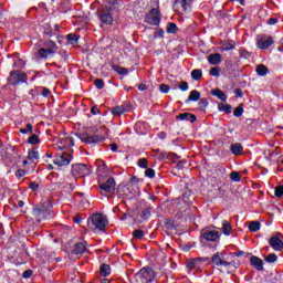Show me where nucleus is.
Listing matches in <instances>:
<instances>
[{"label": "nucleus", "mask_w": 283, "mask_h": 283, "mask_svg": "<svg viewBox=\"0 0 283 283\" xmlns=\"http://www.w3.org/2000/svg\"><path fill=\"white\" fill-rule=\"evenodd\" d=\"M31 275H33L32 270H25L22 274V277H24V280H30Z\"/></svg>", "instance_id": "obj_62"}, {"label": "nucleus", "mask_w": 283, "mask_h": 283, "mask_svg": "<svg viewBox=\"0 0 283 283\" xmlns=\"http://www.w3.org/2000/svg\"><path fill=\"white\" fill-rule=\"evenodd\" d=\"M250 264L255 271H264V261L256 255L250 258Z\"/></svg>", "instance_id": "obj_18"}, {"label": "nucleus", "mask_w": 283, "mask_h": 283, "mask_svg": "<svg viewBox=\"0 0 283 283\" xmlns=\"http://www.w3.org/2000/svg\"><path fill=\"white\" fill-rule=\"evenodd\" d=\"M28 159L29 160H39V151L29 149L28 150Z\"/></svg>", "instance_id": "obj_44"}, {"label": "nucleus", "mask_w": 283, "mask_h": 283, "mask_svg": "<svg viewBox=\"0 0 283 283\" xmlns=\"http://www.w3.org/2000/svg\"><path fill=\"white\" fill-rule=\"evenodd\" d=\"M262 223H260V221H251L248 229L251 233H256V231H260Z\"/></svg>", "instance_id": "obj_32"}, {"label": "nucleus", "mask_w": 283, "mask_h": 283, "mask_svg": "<svg viewBox=\"0 0 283 283\" xmlns=\"http://www.w3.org/2000/svg\"><path fill=\"white\" fill-rule=\"evenodd\" d=\"M234 48L235 46L231 43H224L221 48V51L222 52H230V50H234Z\"/></svg>", "instance_id": "obj_55"}, {"label": "nucleus", "mask_w": 283, "mask_h": 283, "mask_svg": "<svg viewBox=\"0 0 283 283\" xmlns=\"http://www.w3.org/2000/svg\"><path fill=\"white\" fill-rule=\"evenodd\" d=\"M29 189H31V191H39V184H36V181H31L29 184Z\"/></svg>", "instance_id": "obj_60"}, {"label": "nucleus", "mask_w": 283, "mask_h": 283, "mask_svg": "<svg viewBox=\"0 0 283 283\" xmlns=\"http://www.w3.org/2000/svg\"><path fill=\"white\" fill-rule=\"evenodd\" d=\"M78 39H81V36H77L74 33H70L66 35V41L67 43H70V45H76V43H78Z\"/></svg>", "instance_id": "obj_37"}, {"label": "nucleus", "mask_w": 283, "mask_h": 283, "mask_svg": "<svg viewBox=\"0 0 283 283\" xmlns=\"http://www.w3.org/2000/svg\"><path fill=\"white\" fill-rule=\"evenodd\" d=\"M112 70H114V72L119 74V76H127V74H129V70L128 69H125L123 66H118L116 64H112Z\"/></svg>", "instance_id": "obj_28"}, {"label": "nucleus", "mask_w": 283, "mask_h": 283, "mask_svg": "<svg viewBox=\"0 0 283 283\" xmlns=\"http://www.w3.org/2000/svg\"><path fill=\"white\" fill-rule=\"evenodd\" d=\"M179 90L181 92H187L189 90V83H187V81H182L179 85Z\"/></svg>", "instance_id": "obj_56"}, {"label": "nucleus", "mask_w": 283, "mask_h": 283, "mask_svg": "<svg viewBox=\"0 0 283 283\" xmlns=\"http://www.w3.org/2000/svg\"><path fill=\"white\" fill-rule=\"evenodd\" d=\"M166 32L168 34H176L178 32V25L174 22L168 23Z\"/></svg>", "instance_id": "obj_41"}, {"label": "nucleus", "mask_w": 283, "mask_h": 283, "mask_svg": "<svg viewBox=\"0 0 283 283\" xmlns=\"http://www.w3.org/2000/svg\"><path fill=\"white\" fill-rule=\"evenodd\" d=\"M277 21H280L277 18H270L266 23L268 25H275V23H277Z\"/></svg>", "instance_id": "obj_64"}, {"label": "nucleus", "mask_w": 283, "mask_h": 283, "mask_svg": "<svg viewBox=\"0 0 283 283\" xmlns=\"http://www.w3.org/2000/svg\"><path fill=\"white\" fill-rule=\"evenodd\" d=\"M208 63L210 65H220L222 63V55L220 53H211L208 55Z\"/></svg>", "instance_id": "obj_22"}, {"label": "nucleus", "mask_w": 283, "mask_h": 283, "mask_svg": "<svg viewBox=\"0 0 283 283\" xmlns=\"http://www.w3.org/2000/svg\"><path fill=\"white\" fill-rule=\"evenodd\" d=\"M41 32L44 39H52V36L56 35V33H54V31L52 30V25H50V23H44L41 28Z\"/></svg>", "instance_id": "obj_20"}, {"label": "nucleus", "mask_w": 283, "mask_h": 283, "mask_svg": "<svg viewBox=\"0 0 283 283\" xmlns=\"http://www.w3.org/2000/svg\"><path fill=\"white\" fill-rule=\"evenodd\" d=\"M87 251V242L81 241L74 244L72 253L73 255H83Z\"/></svg>", "instance_id": "obj_16"}, {"label": "nucleus", "mask_w": 283, "mask_h": 283, "mask_svg": "<svg viewBox=\"0 0 283 283\" xmlns=\"http://www.w3.org/2000/svg\"><path fill=\"white\" fill-rule=\"evenodd\" d=\"M234 96L235 98H242V96H244V92H242V88H235Z\"/></svg>", "instance_id": "obj_61"}, {"label": "nucleus", "mask_w": 283, "mask_h": 283, "mask_svg": "<svg viewBox=\"0 0 283 283\" xmlns=\"http://www.w3.org/2000/svg\"><path fill=\"white\" fill-rule=\"evenodd\" d=\"M159 90L161 94H169V91L171 90V87H169V85L167 84H160Z\"/></svg>", "instance_id": "obj_54"}, {"label": "nucleus", "mask_w": 283, "mask_h": 283, "mask_svg": "<svg viewBox=\"0 0 283 283\" xmlns=\"http://www.w3.org/2000/svg\"><path fill=\"white\" fill-rule=\"evenodd\" d=\"M137 165L140 167V169H147L149 167V161L147 158H140L138 159Z\"/></svg>", "instance_id": "obj_46"}, {"label": "nucleus", "mask_w": 283, "mask_h": 283, "mask_svg": "<svg viewBox=\"0 0 283 283\" xmlns=\"http://www.w3.org/2000/svg\"><path fill=\"white\" fill-rule=\"evenodd\" d=\"M230 180H232V182H240V180H242V176H240V172L238 171H232L230 174Z\"/></svg>", "instance_id": "obj_47"}, {"label": "nucleus", "mask_w": 283, "mask_h": 283, "mask_svg": "<svg viewBox=\"0 0 283 283\" xmlns=\"http://www.w3.org/2000/svg\"><path fill=\"white\" fill-rule=\"evenodd\" d=\"M42 46L38 50L35 57L36 59H43L44 61H48L50 56H54L59 52V45H56V42L52 40H41Z\"/></svg>", "instance_id": "obj_1"}, {"label": "nucleus", "mask_w": 283, "mask_h": 283, "mask_svg": "<svg viewBox=\"0 0 283 283\" xmlns=\"http://www.w3.org/2000/svg\"><path fill=\"white\" fill-rule=\"evenodd\" d=\"M240 55L242 59H251V52L247 51V49H242Z\"/></svg>", "instance_id": "obj_58"}, {"label": "nucleus", "mask_w": 283, "mask_h": 283, "mask_svg": "<svg viewBox=\"0 0 283 283\" xmlns=\"http://www.w3.org/2000/svg\"><path fill=\"white\" fill-rule=\"evenodd\" d=\"M201 262H207V258L190 259L186 262V268L189 269V271H193L195 269H200Z\"/></svg>", "instance_id": "obj_17"}, {"label": "nucleus", "mask_w": 283, "mask_h": 283, "mask_svg": "<svg viewBox=\"0 0 283 283\" xmlns=\"http://www.w3.org/2000/svg\"><path fill=\"white\" fill-rule=\"evenodd\" d=\"M255 72L259 76H266V74H269V67L264 64H259Z\"/></svg>", "instance_id": "obj_34"}, {"label": "nucleus", "mask_w": 283, "mask_h": 283, "mask_svg": "<svg viewBox=\"0 0 283 283\" xmlns=\"http://www.w3.org/2000/svg\"><path fill=\"white\" fill-rule=\"evenodd\" d=\"M230 151L233 156H242V154H244V146L240 143L232 144L230 146Z\"/></svg>", "instance_id": "obj_23"}, {"label": "nucleus", "mask_w": 283, "mask_h": 283, "mask_svg": "<svg viewBox=\"0 0 283 283\" xmlns=\"http://www.w3.org/2000/svg\"><path fill=\"white\" fill-rule=\"evenodd\" d=\"M25 170L24 169H18L15 171V177L18 178V180H21V178H23V176H25Z\"/></svg>", "instance_id": "obj_59"}, {"label": "nucleus", "mask_w": 283, "mask_h": 283, "mask_svg": "<svg viewBox=\"0 0 283 283\" xmlns=\"http://www.w3.org/2000/svg\"><path fill=\"white\" fill-rule=\"evenodd\" d=\"M211 96H216L217 98H219V101H222V103H227V94H224V92H222V90L220 88H214L210 91Z\"/></svg>", "instance_id": "obj_24"}, {"label": "nucleus", "mask_w": 283, "mask_h": 283, "mask_svg": "<svg viewBox=\"0 0 283 283\" xmlns=\"http://www.w3.org/2000/svg\"><path fill=\"white\" fill-rule=\"evenodd\" d=\"M87 224L88 227H95L98 231H105V228L107 227V219L101 213H94L88 218Z\"/></svg>", "instance_id": "obj_9"}, {"label": "nucleus", "mask_w": 283, "mask_h": 283, "mask_svg": "<svg viewBox=\"0 0 283 283\" xmlns=\"http://www.w3.org/2000/svg\"><path fill=\"white\" fill-rule=\"evenodd\" d=\"M9 85L19 86L23 83H28V74L20 70H13L10 72V76L7 78Z\"/></svg>", "instance_id": "obj_6"}, {"label": "nucleus", "mask_w": 283, "mask_h": 283, "mask_svg": "<svg viewBox=\"0 0 283 283\" xmlns=\"http://www.w3.org/2000/svg\"><path fill=\"white\" fill-rule=\"evenodd\" d=\"M74 156L72 153H62V155H57L55 159L53 160V164H55L57 167H67L70 163H72V159Z\"/></svg>", "instance_id": "obj_13"}, {"label": "nucleus", "mask_w": 283, "mask_h": 283, "mask_svg": "<svg viewBox=\"0 0 283 283\" xmlns=\"http://www.w3.org/2000/svg\"><path fill=\"white\" fill-rule=\"evenodd\" d=\"M40 90H42V96L44 98H48V96H50V94H52V92L48 87L40 86Z\"/></svg>", "instance_id": "obj_57"}, {"label": "nucleus", "mask_w": 283, "mask_h": 283, "mask_svg": "<svg viewBox=\"0 0 283 283\" xmlns=\"http://www.w3.org/2000/svg\"><path fill=\"white\" fill-rule=\"evenodd\" d=\"M136 280L142 283H150L154 282V269L151 268H143L135 274Z\"/></svg>", "instance_id": "obj_11"}, {"label": "nucleus", "mask_w": 283, "mask_h": 283, "mask_svg": "<svg viewBox=\"0 0 283 283\" xmlns=\"http://www.w3.org/2000/svg\"><path fill=\"white\" fill-rule=\"evenodd\" d=\"M133 238H135V240H143V238H145V231H143L142 229H137L133 232Z\"/></svg>", "instance_id": "obj_45"}, {"label": "nucleus", "mask_w": 283, "mask_h": 283, "mask_svg": "<svg viewBox=\"0 0 283 283\" xmlns=\"http://www.w3.org/2000/svg\"><path fill=\"white\" fill-rule=\"evenodd\" d=\"M129 112V108H126L125 106H115L111 109V114L113 116H123V114Z\"/></svg>", "instance_id": "obj_25"}, {"label": "nucleus", "mask_w": 283, "mask_h": 283, "mask_svg": "<svg viewBox=\"0 0 283 283\" xmlns=\"http://www.w3.org/2000/svg\"><path fill=\"white\" fill-rule=\"evenodd\" d=\"M165 224H166V229H169L170 231H174L176 230V221L171 220V219H167L165 221Z\"/></svg>", "instance_id": "obj_49"}, {"label": "nucleus", "mask_w": 283, "mask_h": 283, "mask_svg": "<svg viewBox=\"0 0 283 283\" xmlns=\"http://www.w3.org/2000/svg\"><path fill=\"white\" fill-rule=\"evenodd\" d=\"M210 76H216V78H219L220 76V66H214L210 70Z\"/></svg>", "instance_id": "obj_53"}, {"label": "nucleus", "mask_w": 283, "mask_h": 283, "mask_svg": "<svg viewBox=\"0 0 283 283\" xmlns=\"http://www.w3.org/2000/svg\"><path fill=\"white\" fill-rule=\"evenodd\" d=\"M94 85L97 90H103V87H105V81H103L102 78H96L94 81Z\"/></svg>", "instance_id": "obj_52"}, {"label": "nucleus", "mask_w": 283, "mask_h": 283, "mask_svg": "<svg viewBox=\"0 0 283 283\" xmlns=\"http://www.w3.org/2000/svg\"><path fill=\"white\" fill-rule=\"evenodd\" d=\"M272 283H283L282 275L276 274V275L272 279Z\"/></svg>", "instance_id": "obj_63"}, {"label": "nucleus", "mask_w": 283, "mask_h": 283, "mask_svg": "<svg viewBox=\"0 0 283 283\" xmlns=\"http://www.w3.org/2000/svg\"><path fill=\"white\" fill-rule=\"evenodd\" d=\"M269 244L273 251H283V241L280 237L273 235L269 239Z\"/></svg>", "instance_id": "obj_15"}, {"label": "nucleus", "mask_w": 283, "mask_h": 283, "mask_svg": "<svg viewBox=\"0 0 283 283\" xmlns=\"http://www.w3.org/2000/svg\"><path fill=\"white\" fill-rule=\"evenodd\" d=\"M96 165H97L98 174H107V171H109V168L107 167V164H105V161L103 160L96 161Z\"/></svg>", "instance_id": "obj_31"}, {"label": "nucleus", "mask_w": 283, "mask_h": 283, "mask_svg": "<svg viewBox=\"0 0 283 283\" xmlns=\"http://www.w3.org/2000/svg\"><path fill=\"white\" fill-rule=\"evenodd\" d=\"M101 196L107 197V193H114L116 191V179L109 177L106 181H98Z\"/></svg>", "instance_id": "obj_10"}, {"label": "nucleus", "mask_w": 283, "mask_h": 283, "mask_svg": "<svg viewBox=\"0 0 283 283\" xmlns=\"http://www.w3.org/2000/svg\"><path fill=\"white\" fill-rule=\"evenodd\" d=\"M76 137L80 138V140L84 143V145H91L92 147L105 140V137L103 135H98V134L90 135V133H77Z\"/></svg>", "instance_id": "obj_5"}, {"label": "nucleus", "mask_w": 283, "mask_h": 283, "mask_svg": "<svg viewBox=\"0 0 283 283\" xmlns=\"http://www.w3.org/2000/svg\"><path fill=\"white\" fill-rule=\"evenodd\" d=\"M142 220H149V218H151V208H146L144 210H142V214H140Z\"/></svg>", "instance_id": "obj_42"}, {"label": "nucleus", "mask_w": 283, "mask_h": 283, "mask_svg": "<svg viewBox=\"0 0 283 283\" xmlns=\"http://www.w3.org/2000/svg\"><path fill=\"white\" fill-rule=\"evenodd\" d=\"M175 6L182 8L184 12H190L193 6V0H175Z\"/></svg>", "instance_id": "obj_19"}, {"label": "nucleus", "mask_w": 283, "mask_h": 283, "mask_svg": "<svg viewBox=\"0 0 283 283\" xmlns=\"http://www.w3.org/2000/svg\"><path fill=\"white\" fill-rule=\"evenodd\" d=\"M94 168L90 165L85 164H73L71 174L75 178H86V176H90L93 174Z\"/></svg>", "instance_id": "obj_4"}, {"label": "nucleus", "mask_w": 283, "mask_h": 283, "mask_svg": "<svg viewBox=\"0 0 283 283\" xmlns=\"http://www.w3.org/2000/svg\"><path fill=\"white\" fill-rule=\"evenodd\" d=\"M218 109L219 112H223L224 114H231V112L233 111V106H231V104L219 103Z\"/></svg>", "instance_id": "obj_30"}, {"label": "nucleus", "mask_w": 283, "mask_h": 283, "mask_svg": "<svg viewBox=\"0 0 283 283\" xmlns=\"http://www.w3.org/2000/svg\"><path fill=\"white\" fill-rule=\"evenodd\" d=\"M273 43H275L273 36L263 35L256 40V48H259V50H269Z\"/></svg>", "instance_id": "obj_14"}, {"label": "nucleus", "mask_w": 283, "mask_h": 283, "mask_svg": "<svg viewBox=\"0 0 283 283\" xmlns=\"http://www.w3.org/2000/svg\"><path fill=\"white\" fill-rule=\"evenodd\" d=\"M96 14L103 25H112L114 23L112 8L102 7L101 9H97Z\"/></svg>", "instance_id": "obj_8"}, {"label": "nucleus", "mask_w": 283, "mask_h": 283, "mask_svg": "<svg viewBox=\"0 0 283 283\" xmlns=\"http://www.w3.org/2000/svg\"><path fill=\"white\" fill-rule=\"evenodd\" d=\"M32 216L38 220L39 224H41L43 220H52V205L44 202L35 206L32 209Z\"/></svg>", "instance_id": "obj_2"}, {"label": "nucleus", "mask_w": 283, "mask_h": 283, "mask_svg": "<svg viewBox=\"0 0 283 283\" xmlns=\"http://www.w3.org/2000/svg\"><path fill=\"white\" fill-rule=\"evenodd\" d=\"M229 264V271H228V275H233V273H235V271H238V269H240V261H228Z\"/></svg>", "instance_id": "obj_26"}, {"label": "nucleus", "mask_w": 283, "mask_h": 283, "mask_svg": "<svg viewBox=\"0 0 283 283\" xmlns=\"http://www.w3.org/2000/svg\"><path fill=\"white\" fill-rule=\"evenodd\" d=\"M190 196H193V191L186 188L182 192V200L185 205H191V199H189Z\"/></svg>", "instance_id": "obj_35"}, {"label": "nucleus", "mask_w": 283, "mask_h": 283, "mask_svg": "<svg viewBox=\"0 0 283 283\" xmlns=\"http://www.w3.org/2000/svg\"><path fill=\"white\" fill-rule=\"evenodd\" d=\"M222 231H223V235H231V231H233V228L231 227V223H229V221L223 220Z\"/></svg>", "instance_id": "obj_33"}, {"label": "nucleus", "mask_w": 283, "mask_h": 283, "mask_svg": "<svg viewBox=\"0 0 283 283\" xmlns=\"http://www.w3.org/2000/svg\"><path fill=\"white\" fill-rule=\"evenodd\" d=\"M28 145H41V138L36 134H32L28 140Z\"/></svg>", "instance_id": "obj_36"}, {"label": "nucleus", "mask_w": 283, "mask_h": 283, "mask_svg": "<svg viewBox=\"0 0 283 283\" xmlns=\"http://www.w3.org/2000/svg\"><path fill=\"white\" fill-rule=\"evenodd\" d=\"M112 273V268L109 266V264H102L99 266V274L102 275V277H107V275H111Z\"/></svg>", "instance_id": "obj_29"}, {"label": "nucleus", "mask_w": 283, "mask_h": 283, "mask_svg": "<svg viewBox=\"0 0 283 283\" xmlns=\"http://www.w3.org/2000/svg\"><path fill=\"white\" fill-rule=\"evenodd\" d=\"M197 101H200V93L197 90H193L190 92L188 98L186 99V104L189 103H197Z\"/></svg>", "instance_id": "obj_27"}, {"label": "nucleus", "mask_w": 283, "mask_h": 283, "mask_svg": "<svg viewBox=\"0 0 283 283\" xmlns=\"http://www.w3.org/2000/svg\"><path fill=\"white\" fill-rule=\"evenodd\" d=\"M34 133V126L32 124H27L25 128L20 129V134H33Z\"/></svg>", "instance_id": "obj_48"}, {"label": "nucleus", "mask_w": 283, "mask_h": 283, "mask_svg": "<svg viewBox=\"0 0 283 283\" xmlns=\"http://www.w3.org/2000/svg\"><path fill=\"white\" fill-rule=\"evenodd\" d=\"M200 238L201 244L207 247L208 242H220V232L218 230L203 229Z\"/></svg>", "instance_id": "obj_7"}, {"label": "nucleus", "mask_w": 283, "mask_h": 283, "mask_svg": "<svg viewBox=\"0 0 283 283\" xmlns=\"http://www.w3.org/2000/svg\"><path fill=\"white\" fill-rule=\"evenodd\" d=\"M145 177L146 178H156V170L154 168H146L145 170Z\"/></svg>", "instance_id": "obj_50"}, {"label": "nucleus", "mask_w": 283, "mask_h": 283, "mask_svg": "<svg viewBox=\"0 0 283 283\" xmlns=\"http://www.w3.org/2000/svg\"><path fill=\"white\" fill-rule=\"evenodd\" d=\"M264 262H268V264H275L277 262V254L270 253L264 258Z\"/></svg>", "instance_id": "obj_40"}, {"label": "nucleus", "mask_w": 283, "mask_h": 283, "mask_svg": "<svg viewBox=\"0 0 283 283\" xmlns=\"http://www.w3.org/2000/svg\"><path fill=\"white\" fill-rule=\"evenodd\" d=\"M210 264H213L218 269L219 273L229 274V261L224 260V253L217 252L212 255Z\"/></svg>", "instance_id": "obj_3"}, {"label": "nucleus", "mask_w": 283, "mask_h": 283, "mask_svg": "<svg viewBox=\"0 0 283 283\" xmlns=\"http://www.w3.org/2000/svg\"><path fill=\"white\" fill-rule=\"evenodd\" d=\"M177 120H188V123H196L198 120V117L191 113H182L176 116Z\"/></svg>", "instance_id": "obj_21"}, {"label": "nucleus", "mask_w": 283, "mask_h": 283, "mask_svg": "<svg viewBox=\"0 0 283 283\" xmlns=\"http://www.w3.org/2000/svg\"><path fill=\"white\" fill-rule=\"evenodd\" d=\"M163 15L160 14V10L158 8H153L148 14H146L145 22L148 25H160V20Z\"/></svg>", "instance_id": "obj_12"}, {"label": "nucleus", "mask_w": 283, "mask_h": 283, "mask_svg": "<svg viewBox=\"0 0 283 283\" xmlns=\"http://www.w3.org/2000/svg\"><path fill=\"white\" fill-rule=\"evenodd\" d=\"M192 81H200L202 78V70L195 69L190 73Z\"/></svg>", "instance_id": "obj_38"}, {"label": "nucleus", "mask_w": 283, "mask_h": 283, "mask_svg": "<svg viewBox=\"0 0 283 283\" xmlns=\"http://www.w3.org/2000/svg\"><path fill=\"white\" fill-rule=\"evenodd\" d=\"M198 107L200 112H207V108L209 107V99L200 98Z\"/></svg>", "instance_id": "obj_39"}, {"label": "nucleus", "mask_w": 283, "mask_h": 283, "mask_svg": "<svg viewBox=\"0 0 283 283\" xmlns=\"http://www.w3.org/2000/svg\"><path fill=\"white\" fill-rule=\"evenodd\" d=\"M274 196L276 198H282V196H283V186L282 185L281 186H276L274 188Z\"/></svg>", "instance_id": "obj_51"}, {"label": "nucleus", "mask_w": 283, "mask_h": 283, "mask_svg": "<svg viewBox=\"0 0 283 283\" xmlns=\"http://www.w3.org/2000/svg\"><path fill=\"white\" fill-rule=\"evenodd\" d=\"M242 114H244V104H240L233 112V116H235V118H240V116H242Z\"/></svg>", "instance_id": "obj_43"}]
</instances>
